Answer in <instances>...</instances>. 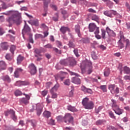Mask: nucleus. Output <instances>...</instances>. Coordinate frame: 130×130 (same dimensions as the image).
Here are the masks:
<instances>
[{"mask_svg":"<svg viewBox=\"0 0 130 130\" xmlns=\"http://www.w3.org/2000/svg\"><path fill=\"white\" fill-rule=\"evenodd\" d=\"M3 14L6 16H10L6 19L7 22L9 24L14 23V24L19 26V25H21L22 22H23L22 20V14L18 11L10 10L8 11L7 13H3Z\"/></svg>","mask_w":130,"mask_h":130,"instance_id":"nucleus-1","label":"nucleus"},{"mask_svg":"<svg viewBox=\"0 0 130 130\" xmlns=\"http://www.w3.org/2000/svg\"><path fill=\"white\" fill-rule=\"evenodd\" d=\"M22 34L24 39H25V36H24V35H27V36H28L29 42L30 43H32V44L34 43V40H33V34L31 33V28L29 25L26 23V22L25 23L23 28L22 29Z\"/></svg>","mask_w":130,"mask_h":130,"instance_id":"nucleus-2","label":"nucleus"},{"mask_svg":"<svg viewBox=\"0 0 130 130\" xmlns=\"http://www.w3.org/2000/svg\"><path fill=\"white\" fill-rule=\"evenodd\" d=\"M68 72H69L71 76H76V77L72 78V82L74 84H76L77 85H80V84H81V79L78 78V77H80V75L70 71H68Z\"/></svg>","mask_w":130,"mask_h":130,"instance_id":"nucleus-3","label":"nucleus"},{"mask_svg":"<svg viewBox=\"0 0 130 130\" xmlns=\"http://www.w3.org/2000/svg\"><path fill=\"white\" fill-rule=\"evenodd\" d=\"M108 89L110 90L111 94H119V88L116 87L115 84L109 85Z\"/></svg>","mask_w":130,"mask_h":130,"instance_id":"nucleus-4","label":"nucleus"},{"mask_svg":"<svg viewBox=\"0 0 130 130\" xmlns=\"http://www.w3.org/2000/svg\"><path fill=\"white\" fill-rule=\"evenodd\" d=\"M68 121L69 123H72L74 125V117L70 113L66 114L64 116V122L67 123Z\"/></svg>","mask_w":130,"mask_h":130,"instance_id":"nucleus-5","label":"nucleus"},{"mask_svg":"<svg viewBox=\"0 0 130 130\" xmlns=\"http://www.w3.org/2000/svg\"><path fill=\"white\" fill-rule=\"evenodd\" d=\"M104 14L105 16H107V17H109V18H113L114 16H116V15H117V12L116 11L111 10L105 11L104 12Z\"/></svg>","mask_w":130,"mask_h":130,"instance_id":"nucleus-6","label":"nucleus"},{"mask_svg":"<svg viewBox=\"0 0 130 130\" xmlns=\"http://www.w3.org/2000/svg\"><path fill=\"white\" fill-rule=\"evenodd\" d=\"M9 114H10L11 118L13 119V120H14V121H16L17 120V116L15 115V111L13 110H10L8 111L6 114V116H8Z\"/></svg>","mask_w":130,"mask_h":130,"instance_id":"nucleus-7","label":"nucleus"},{"mask_svg":"<svg viewBox=\"0 0 130 130\" xmlns=\"http://www.w3.org/2000/svg\"><path fill=\"white\" fill-rule=\"evenodd\" d=\"M28 69L30 71L31 75H35V74L37 73V69L34 63H31L29 64L28 66Z\"/></svg>","mask_w":130,"mask_h":130,"instance_id":"nucleus-8","label":"nucleus"},{"mask_svg":"<svg viewBox=\"0 0 130 130\" xmlns=\"http://www.w3.org/2000/svg\"><path fill=\"white\" fill-rule=\"evenodd\" d=\"M97 28L99 27H97L96 24L94 23H91L89 24L88 29L89 32H94L95 30L96 31Z\"/></svg>","mask_w":130,"mask_h":130,"instance_id":"nucleus-9","label":"nucleus"},{"mask_svg":"<svg viewBox=\"0 0 130 130\" xmlns=\"http://www.w3.org/2000/svg\"><path fill=\"white\" fill-rule=\"evenodd\" d=\"M29 100H30V95H26V98H23L20 99V102L21 103H23L25 105H27L29 103Z\"/></svg>","mask_w":130,"mask_h":130,"instance_id":"nucleus-10","label":"nucleus"},{"mask_svg":"<svg viewBox=\"0 0 130 130\" xmlns=\"http://www.w3.org/2000/svg\"><path fill=\"white\" fill-rule=\"evenodd\" d=\"M77 64V61L73 57L68 58V66H71V67H74Z\"/></svg>","mask_w":130,"mask_h":130,"instance_id":"nucleus-11","label":"nucleus"},{"mask_svg":"<svg viewBox=\"0 0 130 130\" xmlns=\"http://www.w3.org/2000/svg\"><path fill=\"white\" fill-rule=\"evenodd\" d=\"M60 31L62 34H66L67 32H71V29L68 26H61Z\"/></svg>","mask_w":130,"mask_h":130,"instance_id":"nucleus-12","label":"nucleus"},{"mask_svg":"<svg viewBox=\"0 0 130 130\" xmlns=\"http://www.w3.org/2000/svg\"><path fill=\"white\" fill-rule=\"evenodd\" d=\"M43 110V107L40 105H37L36 111L38 116H40Z\"/></svg>","mask_w":130,"mask_h":130,"instance_id":"nucleus-13","label":"nucleus"},{"mask_svg":"<svg viewBox=\"0 0 130 130\" xmlns=\"http://www.w3.org/2000/svg\"><path fill=\"white\" fill-rule=\"evenodd\" d=\"M85 67H89V69L87 71V73L88 75H90L92 72V69L93 67H92V62L91 61H87L85 62Z\"/></svg>","mask_w":130,"mask_h":130,"instance_id":"nucleus-14","label":"nucleus"},{"mask_svg":"<svg viewBox=\"0 0 130 130\" xmlns=\"http://www.w3.org/2000/svg\"><path fill=\"white\" fill-rule=\"evenodd\" d=\"M107 33L108 34L109 36H112V37H115L116 34L114 31L109 28V27H106Z\"/></svg>","mask_w":130,"mask_h":130,"instance_id":"nucleus-15","label":"nucleus"},{"mask_svg":"<svg viewBox=\"0 0 130 130\" xmlns=\"http://www.w3.org/2000/svg\"><path fill=\"white\" fill-rule=\"evenodd\" d=\"M113 110L117 115H121V114L123 113V110L119 108V107H118V108H116L115 109H113Z\"/></svg>","mask_w":130,"mask_h":130,"instance_id":"nucleus-16","label":"nucleus"},{"mask_svg":"<svg viewBox=\"0 0 130 130\" xmlns=\"http://www.w3.org/2000/svg\"><path fill=\"white\" fill-rule=\"evenodd\" d=\"M81 91L84 92V93H88V94H92V89L90 88H87L85 86H82L81 87Z\"/></svg>","mask_w":130,"mask_h":130,"instance_id":"nucleus-17","label":"nucleus"},{"mask_svg":"<svg viewBox=\"0 0 130 130\" xmlns=\"http://www.w3.org/2000/svg\"><path fill=\"white\" fill-rule=\"evenodd\" d=\"M94 103H93L92 101H90L87 104L84 108L85 109H93V108H94Z\"/></svg>","mask_w":130,"mask_h":130,"instance_id":"nucleus-18","label":"nucleus"},{"mask_svg":"<svg viewBox=\"0 0 130 130\" xmlns=\"http://www.w3.org/2000/svg\"><path fill=\"white\" fill-rule=\"evenodd\" d=\"M1 47L3 50H8L9 49V44L8 42H3L1 44Z\"/></svg>","mask_w":130,"mask_h":130,"instance_id":"nucleus-19","label":"nucleus"},{"mask_svg":"<svg viewBox=\"0 0 130 130\" xmlns=\"http://www.w3.org/2000/svg\"><path fill=\"white\" fill-rule=\"evenodd\" d=\"M24 59H25V57L24 56H22V55H19L17 58V64H21L22 61H23Z\"/></svg>","mask_w":130,"mask_h":130,"instance_id":"nucleus-20","label":"nucleus"},{"mask_svg":"<svg viewBox=\"0 0 130 130\" xmlns=\"http://www.w3.org/2000/svg\"><path fill=\"white\" fill-rule=\"evenodd\" d=\"M75 32L78 34V37H81L82 35L81 34V32L80 31V25L77 24L75 26Z\"/></svg>","mask_w":130,"mask_h":130,"instance_id":"nucleus-21","label":"nucleus"},{"mask_svg":"<svg viewBox=\"0 0 130 130\" xmlns=\"http://www.w3.org/2000/svg\"><path fill=\"white\" fill-rule=\"evenodd\" d=\"M0 68H1L0 71H4L7 69V64L5 61H0Z\"/></svg>","mask_w":130,"mask_h":130,"instance_id":"nucleus-22","label":"nucleus"},{"mask_svg":"<svg viewBox=\"0 0 130 130\" xmlns=\"http://www.w3.org/2000/svg\"><path fill=\"white\" fill-rule=\"evenodd\" d=\"M2 79L5 82H7L8 83H11V78L9 75H5L2 77Z\"/></svg>","mask_w":130,"mask_h":130,"instance_id":"nucleus-23","label":"nucleus"},{"mask_svg":"<svg viewBox=\"0 0 130 130\" xmlns=\"http://www.w3.org/2000/svg\"><path fill=\"white\" fill-rule=\"evenodd\" d=\"M67 109L68 110H69V111H72V112H76L78 111L77 109H76V107H73L72 105L68 106Z\"/></svg>","mask_w":130,"mask_h":130,"instance_id":"nucleus-24","label":"nucleus"},{"mask_svg":"<svg viewBox=\"0 0 130 130\" xmlns=\"http://www.w3.org/2000/svg\"><path fill=\"white\" fill-rule=\"evenodd\" d=\"M94 33L95 34V37L96 38V39H101V36L98 35L99 33H100L99 28H97L96 30H95Z\"/></svg>","mask_w":130,"mask_h":130,"instance_id":"nucleus-25","label":"nucleus"},{"mask_svg":"<svg viewBox=\"0 0 130 130\" xmlns=\"http://www.w3.org/2000/svg\"><path fill=\"white\" fill-rule=\"evenodd\" d=\"M43 115L46 118H49L51 116V113L49 111H45L43 114Z\"/></svg>","mask_w":130,"mask_h":130,"instance_id":"nucleus-26","label":"nucleus"},{"mask_svg":"<svg viewBox=\"0 0 130 130\" xmlns=\"http://www.w3.org/2000/svg\"><path fill=\"white\" fill-rule=\"evenodd\" d=\"M111 101L112 102V108H113V109H115L116 108H118L119 106L118 105H117L116 104V101H115V100H111Z\"/></svg>","mask_w":130,"mask_h":130,"instance_id":"nucleus-27","label":"nucleus"},{"mask_svg":"<svg viewBox=\"0 0 130 130\" xmlns=\"http://www.w3.org/2000/svg\"><path fill=\"white\" fill-rule=\"evenodd\" d=\"M123 71L124 74H127V75H129L130 74V68L127 67V66H125L123 68Z\"/></svg>","mask_w":130,"mask_h":130,"instance_id":"nucleus-28","label":"nucleus"},{"mask_svg":"<svg viewBox=\"0 0 130 130\" xmlns=\"http://www.w3.org/2000/svg\"><path fill=\"white\" fill-rule=\"evenodd\" d=\"M44 3V8L45 9V11H47V8H48V4L50 3V0L45 1L43 2Z\"/></svg>","mask_w":130,"mask_h":130,"instance_id":"nucleus-29","label":"nucleus"},{"mask_svg":"<svg viewBox=\"0 0 130 130\" xmlns=\"http://www.w3.org/2000/svg\"><path fill=\"white\" fill-rule=\"evenodd\" d=\"M61 14L63 15V18L64 20L67 19V18H69V14H68V12L66 10H62Z\"/></svg>","mask_w":130,"mask_h":130,"instance_id":"nucleus-30","label":"nucleus"},{"mask_svg":"<svg viewBox=\"0 0 130 130\" xmlns=\"http://www.w3.org/2000/svg\"><path fill=\"white\" fill-rule=\"evenodd\" d=\"M60 64L61 66H68V58L66 59L61 60L60 61Z\"/></svg>","mask_w":130,"mask_h":130,"instance_id":"nucleus-31","label":"nucleus"},{"mask_svg":"<svg viewBox=\"0 0 130 130\" xmlns=\"http://www.w3.org/2000/svg\"><path fill=\"white\" fill-rule=\"evenodd\" d=\"M117 44H118V47H119V48H120L121 49L122 48H123V47H124V44H123V43H122V41H121V39H120L118 41Z\"/></svg>","mask_w":130,"mask_h":130,"instance_id":"nucleus-32","label":"nucleus"},{"mask_svg":"<svg viewBox=\"0 0 130 130\" xmlns=\"http://www.w3.org/2000/svg\"><path fill=\"white\" fill-rule=\"evenodd\" d=\"M88 103H89V98H85L83 99L82 103V105H83L84 107Z\"/></svg>","mask_w":130,"mask_h":130,"instance_id":"nucleus-33","label":"nucleus"},{"mask_svg":"<svg viewBox=\"0 0 130 130\" xmlns=\"http://www.w3.org/2000/svg\"><path fill=\"white\" fill-rule=\"evenodd\" d=\"M15 50H16V46L15 45H12L10 48V52H11L12 54H14V53H15Z\"/></svg>","mask_w":130,"mask_h":130,"instance_id":"nucleus-34","label":"nucleus"},{"mask_svg":"<svg viewBox=\"0 0 130 130\" xmlns=\"http://www.w3.org/2000/svg\"><path fill=\"white\" fill-rule=\"evenodd\" d=\"M104 75L105 77H109V75H110V69H106L104 72Z\"/></svg>","mask_w":130,"mask_h":130,"instance_id":"nucleus-35","label":"nucleus"},{"mask_svg":"<svg viewBox=\"0 0 130 130\" xmlns=\"http://www.w3.org/2000/svg\"><path fill=\"white\" fill-rule=\"evenodd\" d=\"M109 115L111 118H112L113 119H115V120H116V116L114 115V113H113L112 111H110L109 112Z\"/></svg>","mask_w":130,"mask_h":130,"instance_id":"nucleus-36","label":"nucleus"},{"mask_svg":"<svg viewBox=\"0 0 130 130\" xmlns=\"http://www.w3.org/2000/svg\"><path fill=\"white\" fill-rule=\"evenodd\" d=\"M104 122H106V121L104 120H99L96 121L95 124L96 125H101L102 124H103Z\"/></svg>","mask_w":130,"mask_h":130,"instance_id":"nucleus-37","label":"nucleus"},{"mask_svg":"<svg viewBox=\"0 0 130 130\" xmlns=\"http://www.w3.org/2000/svg\"><path fill=\"white\" fill-rule=\"evenodd\" d=\"M34 52L37 54V55H39V56H42V54H41V50L39 49H35Z\"/></svg>","mask_w":130,"mask_h":130,"instance_id":"nucleus-38","label":"nucleus"},{"mask_svg":"<svg viewBox=\"0 0 130 130\" xmlns=\"http://www.w3.org/2000/svg\"><path fill=\"white\" fill-rule=\"evenodd\" d=\"M81 41L85 44L90 43V39L88 38H82Z\"/></svg>","mask_w":130,"mask_h":130,"instance_id":"nucleus-39","label":"nucleus"},{"mask_svg":"<svg viewBox=\"0 0 130 130\" xmlns=\"http://www.w3.org/2000/svg\"><path fill=\"white\" fill-rule=\"evenodd\" d=\"M102 109H103V106H101L99 107L98 109H95V113H96L97 114H99V112H100L101 110H102Z\"/></svg>","mask_w":130,"mask_h":130,"instance_id":"nucleus-40","label":"nucleus"},{"mask_svg":"<svg viewBox=\"0 0 130 130\" xmlns=\"http://www.w3.org/2000/svg\"><path fill=\"white\" fill-rule=\"evenodd\" d=\"M39 38H43V36L40 34H37L35 35V40L39 39Z\"/></svg>","mask_w":130,"mask_h":130,"instance_id":"nucleus-41","label":"nucleus"},{"mask_svg":"<svg viewBox=\"0 0 130 130\" xmlns=\"http://www.w3.org/2000/svg\"><path fill=\"white\" fill-rule=\"evenodd\" d=\"M57 121H63L64 122V117L62 116H59L56 117Z\"/></svg>","mask_w":130,"mask_h":130,"instance_id":"nucleus-42","label":"nucleus"},{"mask_svg":"<svg viewBox=\"0 0 130 130\" xmlns=\"http://www.w3.org/2000/svg\"><path fill=\"white\" fill-rule=\"evenodd\" d=\"M58 18H59L58 13H55V16H53L52 17V19L54 21V22H57V21H58Z\"/></svg>","mask_w":130,"mask_h":130,"instance_id":"nucleus-43","label":"nucleus"},{"mask_svg":"<svg viewBox=\"0 0 130 130\" xmlns=\"http://www.w3.org/2000/svg\"><path fill=\"white\" fill-rule=\"evenodd\" d=\"M101 32H102V37L103 38V39H105V35H106V31H105L104 29L102 28Z\"/></svg>","mask_w":130,"mask_h":130,"instance_id":"nucleus-44","label":"nucleus"},{"mask_svg":"<svg viewBox=\"0 0 130 130\" xmlns=\"http://www.w3.org/2000/svg\"><path fill=\"white\" fill-rule=\"evenodd\" d=\"M100 88V89H101V90H102L103 92H107V88L106 87V85H101Z\"/></svg>","mask_w":130,"mask_h":130,"instance_id":"nucleus-45","label":"nucleus"},{"mask_svg":"<svg viewBox=\"0 0 130 130\" xmlns=\"http://www.w3.org/2000/svg\"><path fill=\"white\" fill-rule=\"evenodd\" d=\"M118 70L120 71V74H122V72L123 71V68H122V64L119 63L118 67Z\"/></svg>","mask_w":130,"mask_h":130,"instance_id":"nucleus-46","label":"nucleus"},{"mask_svg":"<svg viewBox=\"0 0 130 130\" xmlns=\"http://www.w3.org/2000/svg\"><path fill=\"white\" fill-rule=\"evenodd\" d=\"M53 51L58 54H61V50H58L57 48H53Z\"/></svg>","mask_w":130,"mask_h":130,"instance_id":"nucleus-47","label":"nucleus"},{"mask_svg":"<svg viewBox=\"0 0 130 130\" xmlns=\"http://www.w3.org/2000/svg\"><path fill=\"white\" fill-rule=\"evenodd\" d=\"M68 45L70 47V48H75V45L74 43L71 41H69V43L68 44Z\"/></svg>","mask_w":130,"mask_h":130,"instance_id":"nucleus-48","label":"nucleus"},{"mask_svg":"<svg viewBox=\"0 0 130 130\" xmlns=\"http://www.w3.org/2000/svg\"><path fill=\"white\" fill-rule=\"evenodd\" d=\"M22 86H28L30 85V82L28 81H21Z\"/></svg>","mask_w":130,"mask_h":130,"instance_id":"nucleus-49","label":"nucleus"},{"mask_svg":"<svg viewBox=\"0 0 130 130\" xmlns=\"http://www.w3.org/2000/svg\"><path fill=\"white\" fill-rule=\"evenodd\" d=\"M29 122H30L31 125H32V126H33V127H35V126H36V120H30Z\"/></svg>","mask_w":130,"mask_h":130,"instance_id":"nucleus-50","label":"nucleus"},{"mask_svg":"<svg viewBox=\"0 0 130 130\" xmlns=\"http://www.w3.org/2000/svg\"><path fill=\"white\" fill-rule=\"evenodd\" d=\"M119 36L120 37V39H125L124 36L123 35V32L120 31Z\"/></svg>","mask_w":130,"mask_h":130,"instance_id":"nucleus-51","label":"nucleus"},{"mask_svg":"<svg viewBox=\"0 0 130 130\" xmlns=\"http://www.w3.org/2000/svg\"><path fill=\"white\" fill-rule=\"evenodd\" d=\"M91 56L93 59H97V55H96V54L94 51L91 52Z\"/></svg>","mask_w":130,"mask_h":130,"instance_id":"nucleus-52","label":"nucleus"},{"mask_svg":"<svg viewBox=\"0 0 130 130\" xmlns=\"http://www.w3.org/2000/svg\"><path fill=\"white\" fill-rule=\"evenodd\" d=\"M1 6L3 10H7V9H8V5H6L5 3H3Z\"/></svg>","mask_w":130,"mask_h":130,"instance_id":"nucleus-53","label":"nucleus"},{"mask_svg":"<svg viewBox=\"0 0 130 130\" xmlns=\"http://www.w3.org/2000/svg\"><path fill=\"white\" fill-rule=\"evenodd\" d=\"M99 19V18L96 15H93L91 17V20H92L93 21H97Z\"/></svg>","mask_w":130,"mask_h":130,"instance_id":"nucleus-54","label":"nucleus"},{"mask_svg":"<svg viewBox=\"0 0 130 130\" xmlns=\"http://www.w3.org/2000/svg\"><path fill=\"white\" fill-rule=\"evenodd\" d=\"M32 25H34V26H36V27H38V26H39V22H38V20H35L32 21Z\"/></svg>","mask_w":130,"mask_h":130,"instance_id":"nucleus-55","label":"nucleus"},{"mask_svg":"<svg viewBox=\"0 0 130 130\" xmlns=\"http://www.w3.org/2000/svg\"><path fill=\"white\" fill-rule=\"evenodd\" d=\"M51 98L53 99H55V98H57V94L56 93H53L52 91L51 92Z\"/></svg>","mask_w":130,"mask_h":130,"instance_id":"nucleus-56","label":"nucleus"},{"mask_svg":"<svg viewBox=\"0 0 130 130\" xmlns=\"http://www.w3.org/2000/svg\"><path fill=\"white\" fill-rule=\"evenodd\" d=\"M56 45H57V47H59V48H60L61 46H62V43H61V42L59 41H56Z\"/></svg>","mask_w":130,"mask_h":130,"instance_id":"nucleus-57","label":"nucleus"},{"mask_svg":"<svg viewBox=\"0 0 130 130\" xmlns=\"http://www.w3.org/2000/svg\"><path fill=\"white\" fill-rule=\"evenodd\" d=\"M50 7L53 9V10H54V11H57V7H56V5L51 4L50 5Z\"/></svg>","mask_w":130,"mask_h":130,"instance_id":"nucleus-58","label":"nucleus"},{"mask_svg":"<svg viewBox=\"0 0 130 130\" xmlns=\"http://www.w3.org/2000/svg\"><path fill=\"white\" fill-rule=\"evenodd\" d=\"M73 51H74V54L76 55V56H77V57H79V56H80V55L78 52V49H74Z\"/></svg>","mask_w":130,"mask_h":130,"instance_id":"nucleus-59","label":"nucleus"},{"mask_svg":"<svg viewBox=\"0 0 130 130\" xmlns=\"http://www.w3.org/2000/svg\"><path fill=\"white\" fill-rule=\"evenodd\" d=\"M52 85V82H48L46 83V87L47 89H49V88H50V86Z\"/></svg>","mask_w":130,"mask_h":130,"instance_id":"nucleus-60","label":"nucleus"},{"mask_svg":"<svg viewBox=\"0 0 130 130\" xmlns=\"http://www.w3.org/2000/svg\"><path fill=\"white\" fill-rule=\"evenodd\" d=\"M15 86H17L18 87H21L22 86V81H18L15 83Z\"/></svg>","mask_w":130,"mask_h":130,"instance_id":"nucleus-61","label":"nucleus"},{"mask_svg":"<svg viewBox=\"0 0 130 130\" xmlns=\"http://www.w3.org/2000/svg\"><path fill=\"white\" fill-rule=\"evenodd\" d=\"M16 96H20V95H22V92L21 91L17 90L15 92Z\"/></svg>","mask_w":130,"mask_h":130,"instance_id":"nucleus-62","label":"nucleus"},{"mask_svg":"<svg viewBox=\"0 0 130 130\" xmlns=\"http://www.w3.org/2000/svg\"><path fill=\"white\" fill-rule=\"evenodd\" d=\"M47 93H48V91L47 90H44L43 91H42L41 94L44 97L45 96H46L47 95Z\"/></svg>","mask_w":130,"mask_h":130,"instance_id":"nucleus-63","label":"nucleus"},{"mask_svg":"<svg viewBox=\"0 0 130 130\" xmlns=\"http://www.w3.org/2000/svg\"><path fill=\"white\" fill-rule=\"evenodd\" d=\"M125 42H126V47H129V46H130V41H129V40L126 39L125 40Z\"/></svg>","mask_w":130,"mask_h":130,"instance_id":"nucleus-64","label":"nucleus"}]
</instances>
